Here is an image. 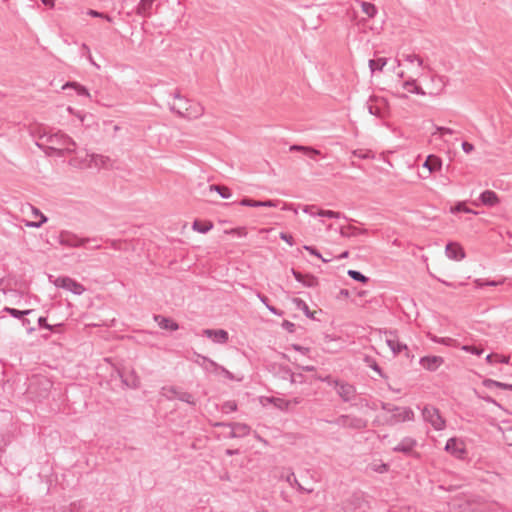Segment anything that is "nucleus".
Listing matches in <instances>:
<instances>
[{
	"label": "nucleus",
	"mask_w": 512,
	"mask_h": 512,
	"mask_svg": "<svg viewBox=\"0 0 512 512\" xmlns=\"http://www.w3.org/2000/svg\"><path fill=\"white\" fill-rule=\"evenodd\" d=\"M36 145L44 151L48 156H64L65 153H72L75 151L76 143L68 135L61 131L52 133L44 132L39 136Z\"/></svg>",
	"instance_id": "obj_1"
},
{
	"label": "nucleus",
	"mask_w": 512,
	"mask_h": 512,
	"mask_svg": "<svg viewBox=\"0 0 512 512\" xmlns=\"http://www.w3.org/2000/svg\"><path fill=\"white\" fill-rule=\"evenodd\" d=\"M422 417L425 422L429 423L436 431H441L446 427V421L440 414L438 408L432 405H426L422 409Z\"/></svg>",
	"instance_id": "obj_2"
},
{
	"label": "nucleus",
	"mask_w": 512,
	"mask_h": 512,
	"mask_svg": "<svg viewBox=\"0 0 512 512\" xmlns=\"http://www.w3.org/2000/svg\"><path fill=\"white\" fill-rule=\"evenodd\" d=\"M160 393L167 400L171 401L174 399H179L180 401L185 402L189 405H196V401L191 393L182 391L176 386H164L161 388Z\"/></svg>",
	"instance_id": "obj_3"
},
{
	"label": "nucleus",
	"mask_w": 512,
	"mask_h": 512,
	"mask_svg": "<svg viewBox=\"0 0 512 512\" xmlns=\"http://www.w3.org/2000/svg\"><path fill=\"white\" fill-rule=\"evenodd\" d=\"M333 388L344 403H351L357 395L356 387L344 380H335Z\"/></svg>",
	"instance_id": "obj_4"
},
{
	"label": "nucleus",
	"mask_w": 512,
	"mask_h": 512,
	"mask_svg": "<svg viewBox=\"0 0 512 512\" xmlns=\"http://www.w3.org/2000/svg\"><path fill=\"white\" fill-rule=\"evenodd\" d=\"M96 241V239L91 238H81L73 232L63 230L59 233L58 242L62 246L78 248L84 246L86 243Z\"/></svg>",
	"instance_id": "obj_5"
},
{
	"label": "nucleus",
	"mask_w": 512,
	"mask_h": 512,
	"mask_svg": "<svg viewBox=\"0 0 512 512\" xmlns=\"http://www.w3.org/2000/svg\"><path fill=\"white\" fill-rule=\"evenodd\" d=\"M444 450L456 459L461 460L464 459L467 454L465 443L456 437H451L447 440Z\"/></svg>",
	"instance_id": "obj_6"
},
{
	"label": "nucleus",
	"mask_w": 512,
	"mask_h": 512,
	"mask_svg": "<svg viewBox=\"0 0 512 512\" xmlns=\"http://www.w3.org/2000/svg\"><path fill=\"white\" fill-rule=\"evenodd\" d=\"M414 419V412L409 407H399L398 410L392 412V414L385 420L389 426H394L401 422L412 421Z\"/></svg>",
	"instance_id": "obj_7"
},
{
	"label": "nucleus",
	"mask_w": 512,
	"mask_h": 512,
	"mask_svg": "<svg viewBox=\"0 0 512 512\" xmlns=\"http://www.w3.org/2000/svg\"><path fill=\"white\" fill-rule=\"evenodd\" d=\"M55 285L75 295H81L85 291V287L81 283L68 276L58 277L55 281Z\"/></svg>",
	"instance_id": "obj_8"
},
{
	"label": "nucleus",
	"mask_w": 512,
	"mask_h": 512,
	"mask_svg": "<svg viewBox=\"0 0 512 512\" xmlns=\"http://www.w3.org/2000/svg\"><path fill=\"white\" fill-rule=\"evenodd\" d=\"M445 254L454 261H461L466 257L464 248L458 242H449L445 247Z\"/></svg>",
	"instance_id": "obj_9"
},
{
	"label": "nucleus",
	"mask_w": 512,
	"mask_h": 512,
	"mask_svg": "<svg viewBox=\"0 0 512 512\" xmlns=\"http://www.w3.org/2000/svg\"><path fill=\"white\" fill-rule=\"evenodd\" d=\"M215 427H228L230 429H233L237 435L238 438H243L247 435H249L251 428L245 423L240 422H217L214 424Z\"/></svg>",
	"instance_id": "obj_10"
},
{
	"label": "nucleus",
	"mask_w": 512,
	"mask_h": 512,
	"mask_svg": "<svg viewBox=\"0 0 512 512\" xmlns=\"http://www.w3.org/2000/svg\"><path fill=\"white\" fill-rule=\"evenodd\" d=\"M202 335L211 339L216 344H225L229 340L228 332L224 329H204Z\"/></svg>",
	"instance_id": "obj_11"
},
{
	"label": "nucleus",
	"mask_w": 512,
	"mask_h": 512,
	"mask_svg": "<svg viewBox=\"0 0 512 512\" xmlns=\"http://www.w3.org/2000/svg\"><path fill=\"white\" fill-rule=\"evenodd\" d=\"M444 363V359L441 356H424L419 360V364L427 371L434 372L436 371L442 364Z\"/></svg>",
	"instance_id": "obj_12"
},
{
	"label": "nucleus",
	"mask_w": 512,
	"mask_h": 512,
	"mask_svg": "<svg viewBox=\"0 0 512 512\" xmlns=\"http://www.w3.org/2000/svg\"><path fill=\"white\" fill-rule=\"evenodd\" d=\"M238 204L241 206L254 207V208H258V207L276 208L280 204V201L279 200L259 201V200H254V199L245 197L242 200H240L238 202Z\"/></svg>",
	"instance_id": "obj_13"
},
{
	"label": "nucleus",
	"mask_w": 512,
	"mask_h": 512,
	"mask_svg": "<svg viewBox=\"0 0 512 512\" xmlns=\"http://www.w3.org/2000/svg\"><path fill=\"white\" fill-rule=\"evenodd\" d=\"M416 446V439L412 437H404L395 447H393V451L403 453L405 455H411Z\"/></svg>",
	"instance_id": "obj_14"
},
{
	"label": "nucleus",
	"mask_w": 512,
	"mask_h": 512,
	"mask_svg": "<svg viewBox=\"0 0 512 512\" xmlns=\"http://www.w3.org/2000/svg\"><path fill=\"white\" fill-rule=\"evenodd\" d=\"M182 112V118L197 119L203 115L204 107L200 103L190 100L186 110Z\"/></svg>",
	"instance_id": "obj_15"
},
{
	"label": "nucleus",
	"mask_w": 512,
	"mask_h": 512,
	"mask_svg": "<svg viewBox=\"0 0 512 512\" xmlns=\"http://www.w3.org/2000/svg\"><path fill=\"white\" fill-rule=\"evenodd\" d=\"M291 272L295 280L305 287H315L318 285V278L311 274L303 275L295 269H291Z\"/></svg>",
	"instance_id": "obj_16"
},
{
	"label": "nucleus",
	"mask_w": 512,
	"mask_h": 512,
	"mask_svg": "<svg viewBox=\"0 0 512 512\" xmlns=\"http://www.w3.org/2000/svg\"><path fill=\"white\" fill-rule=\"evenodd\" d=\"M155 1L156 0H140L136 7V14L143 18L151 17Z\"/></svg>",
	"instance_id": "obj_17"
},
{
	"label": "nucleus",
	"mask_w": 512,
	"mask_h": 512,
	"mask_svg": "<svg viewBox=\"0 0 512 512\" xmlns=\"http://www.w3.org/2000/svg\"><path fill=\"white\" fill-rule=\"evenodd\" d=\"M368 426V421L362 417L347 414V428L353 430H364Z\"/></svg>",
	"instance_id": "obj_18"
},
{
	"label": "nucleus",
	"mask_w": 512,
	"mask_h": 512,
	"mask_svg": "<svg viewBox=\"0 0 512 512\" xmlns=\"http://www.w3.org/2000/svg\"><path fill=\"white\" fill-rule=\"evenodd\" d=\"M479 200L488 207H494L499 203L498 195L492 190L483 191L479 196Z\"/></svg>",
	"instance_id": "obj_19"
},
{
	"label": "nucleus",
	"mask_w": 512,
	"mask_h": 512,
	"mask_svg": "<svg viewBox=\"0 0 512 512\" xmlns=\"http://www.w3.org/2000/svg\"><path fill=\"white\" fill-rule=\"evenodd\" d=\"M154 319L158 323V325L161 329L171 330V331H176L179 329L178 323L173 321L170 318H167V317H164L161 315H156L154 317Z\"/></svg>",
	"instance_id": "obj_20"
},
{
	"label": "nucleus",
	"mask_w": 512,
	"mask_h": 512,
	"mask_svg": "<svg viewBox=\"0 0 512 512\" xmlns=\"http://www.w3.org/2000/svg\"><path fill=\"white\" fill-rule=\"evenodd\" d=\"M423 167L427 168L429 173L436 172L441 169L442 160L436 155H429L426 158Z\"/></svg>",
	"instance_id": "obj_21"
},
{
	"label": "nucleus",
	"mask_w": 512,
	"mask_h": 512,
	"mask_svg": "<svg viewBox=\"0 0 512 512\" xmlns=\"http://www.w3.org/2000/svg\"><path fill=\"white\" fill-rule=\"evenodd\" d=\"M189 101L190 99L184 97L183 99H181L178 104H175V103H168V107H169V110L178 115L179 117H182L183 116V112L182 111H185L187 106L189 105Z\"/></svg>",
	"instance_id": "obj_22"
},
{
	"label": "nucleus",
	"mask_w": 512,
	"mask_h": 512,
	"mask_svg": "<svg viewBox=\"0 0 512 512\" xmlns=\"http://www.w3.org/2000/svg\"><path fill=\"white\" fill-rule=\"evenodd\" d=\"M62 88L64 90L67 89V88H73L76 91L77 95L84 96V97H87V98L91 97L88 89L85 86H83V85H81V84H79L77 82H67V83H65L63 85Z\"/></svg>",
	"instance_id": "obj_23"
},
{
	"label": "nucleus",
	"mask_w": 512,
	"mask_h": 512,
	"mask_svg": "<svg viewBox=\"0 0 512 512\" xmlns=\"http://www.w3.org/2000/svg\"><path fill=\"white\" fill-rule=\"evenodd\" d=\"M386 343L394 355H398L403 350H407V345L399 342L396 338H388L386 339Z\"/></svg>",
	"instance_id": "obj_24"
},
{
	"label": "nucleus",
	"mask_w": 512,
	"mask_h": 512,
	"mask_svg": "<svg viewBox=\"0 0 512 512\" xmlns=\"http://www.w3.org/2000/svg\"><path fill=\"white\" fill-rule=\"evenodd\" d=\"M34 309H27V310H18L11 307H4L3 312L8 313L10 316L16 319H22L23 316H28L34 313Z\"/></svg>",
	"instance_id": "obj_25"
},
{
	"label": "nucleus",
	"mask_w": 512,
	"mask_h": 512,
	"mask_svg": "<svg viewBox=\"0 0 512 512\" xmlns=\"http://www.w3.org/2000/svg\"><path fill=\"white\" fill-rule=\"evenodd\" d=\"M403 87L407 89L410 93L417 95H425L424 90L417 85L416 79H409L403 83Z\"/></svg>",
	"instance_id": "obj_26"
},
{
	"label": "nucleus",
	"mask_w": 512,
	"mask_h": 512,
	"mask_svg": "<svg viewBox=\"0 0 512 512\" xmlns=\"http://www.w3.org/2000/svg\"><path fill=\"white\" fill-rule=\"evenodd\" d=\"M289 150L303 152L311 158H313L316 155H320V151L315 148H312L309 146L297 145V144L290 146Z\"/></svg>",
	"instance_id": "obj_27"
},
{
	"label": "nucleus",
	"mask_w": 512,
	"mask_h": 512,
	"mask_svg": "<svg viewBox=\"0 0 512 512\" xmlns=\"http://www.w3.org/2000/svg\"><path fill=\"white\" fill-rule=\"evenodd\" d=\"M286 481L291 485V486H295L297 488V490L299 492H302V493H312L313 492V488H305L303 487L299 481L297 480L295 474L293 472H291L287 477H286Z\"/></svg>",
	"instance_id": "obj_28"
},
{
	"label": "nucleus",
	"mask_w": 512,
	"mask_h": 512,
	"mask_svg": "<svg viewBox=\"0 0 512 512\" xmlns=\"http://www.w3.org/2000/svg\"><path fill=\"white\" fill-rule=\"evenodd\" d=\"M268 401L281 411H288L291 406V401L285 400L283 398L271 397L268 398Z\"/></svg>",
	"instance_id": "obj_29"
},
{
	"label": "nucleus",
	"mask_w": 512,
	"mask_h": 512,
	"mask_svg": "<svg viewBox=\"0 0 512 512\" xmlns=\"http://www.w3.org/2000/svg\"><path fill=\"white\" fill-rule=\"evenodd\" d=\"M121 378L123 384L127 387L136 389L140 385V379L133 370L131 371L130 376L124 378L123 375H121Z\"/></svg>",
	"instance_id": "obj_30"
},
{
	"label": "nucleus",
	"mask_w": 512,
	"mask_h": 512,
	"mask_svg": "<svg viewBox=\"0 0 512 512\" xmlns=\"http://www.w3.org/2000/svg\"><path fill=\"white\" fill-rule=\"evenodd\" d=\"M360 6L362 12L369 18H374L378 12L377 7L373 3L361 1Z\"/></svg>",
	"instance_id": "obj_31"
},
{
	"label": "nucleus",
	"mask_w": 512,
	"mask_h": 512,
	"mask_svg": "<svg viewBox=\"0 0 512 512\" xmlns=\"http://www.w3.org/2000/svg\"><path fill=\"white\" fill-rule=\"evenodd\" d=\"M209 190L216 191L223 199H228L232 195L231 190L227 186H224V185L212 184V185H209Z\"/></svg>",
	"instance_id": "obj_32"
},
{
	"label": "nucleus",
	"mask_w": 512,
	"mask_h": 512,
	"mask_svg": "<svg viewBox=\"0 0 512 512\" xmlns=\"http://www.w3.org/2000/svg\"><path fill=\"white\" fill-rule=\"evenodd\" d=\"M366 233H367L366 229L358 228V227L351 226V225L341 228V235H343V236H357V235H362V234H366Z\"/></svg>",
	"instance_id": "obj_33"
},
{
	"label": "nucleus",
	"mask_w": 512,
	"mask_h": 512,
	"mask_svg": "<svg viewBox=\"0 0 512 512\" xmlns=\"http://www.w3.org/2000/svg\"><path fill=\"white\" fill-rule=\"evenodd\" d=\"M192 228L194 231L205 234L213 228V224H212V222H201V221L195 220L193 222Z\"/></svg>",
	"instance_id": "obj_34"
},
{
	"label": "nucleus",
	"mask_w": 512,
	"mask_h": 512,
	"mask_svg": "<svg viewBox=\"0 0 512 512\" xmlns=\"http://www.w3.org/2000/svg\"><path fill=\"white\" fill-rule=\"evenodd\" d=\"M387 64L386 58H377L369 60V68L372 73L376 71H382L384 66Z\"/></svg>",
	"instance_id": "obj_35"
},
{
	"label": "nucleus",
	"mask_w": 512,
	"mask_h": 512,
	"mask_svg": "<svg viewBox=\"0 0 512 512\" xmlns=\"http://www.w3.org/2000/svg\"><path fill=\"white\" fill-rule=\"evenodd\" d=\"M293 303L298 309L302 310L308 318H313V313L310 311L307 303L304 300L300 298H294Z\"/></svg>",
	"instance_id": "obj_36"
},
{
	"label": "nucleus",
	"mask_w": 512,
	"mask_h": 512,
	"mask_svg": "<svg viewBox=\"0 0 512 512\" xmlns=\"http://www.w3.org/2000/svg\"><path fill=\"white\" fill-rule=\"evenodd\" d=\"M198 357H200L203 361V363L201 364L207 371H217L218 369H220L221 366H219L216 362H214L213 360L209 359L208 357L206 356H201V355H198Z\"/></svg>",
	"instance_id": "obj_37"
},
{
	"label": "nucleus",
	"mask_w": 512,
	"mask_h": 512,
	"mask_svg": "<svg viewBox=\"0 0 512 512\" xmlns=\"http://www.w3.org/2000/svg\"><path fill=\"white\" fill-rule=\"evenodd\" d=\"M258 298L272 314L277 315V316L283 315V311L278 310L276 307H274L268 303L269 300L265 295H262L259 293Z\"/></svg>",
	"instance_id": "obj_38"
},
{
	"label": "nucleus",
	"mask_w": 512,
	"mask_h": 512,
	"mask_svg": "<svg viewBox=\"0 0 512 512\" xmlns=\"http://www.w3.org/2000/svg\"><path fill=\"white\" fill-rule=\"evenodd\" d=\"M32 212L34 215H39L40 216V221L38 222H29L27 223V226L29 227H34V228H39L41 227L45 222H47L48 218L42 214L39 209L35 208V207H32Z\"/></svg>",
	"instance_id": "obj_39"
},
{
	"label": "nucleus",
	"mask_w": 512,
	"mask_h": 512,
	"mask_svg": "<svg viewBox=\"0 0 512 512\" xmlns=\"http://www.w3.org/2000/svg\"><path fill=\"white\" fill-rule=\"evenodd\" d=\"M347 274L351 279L361 282V283H367L369 280V278L367 276H365L364 274H362L360 271H357V270L350 269V270H348Z\"/></svg>",
	"instance_id": "obj_40"
},
{
	"label": "nucleus",
	"mask_w": 512,
	"mask_h": 512,
	"mask_svg": "<svg viewBox=\"0 0 512 512\" xmlns=\"http://www.w3.org/2000/svg\"><path fill=\"white\" fill-rule=\"evenodd\" d=\"M482 384L484 387L488 388V389H492V388H501V389H505V384L506 383H503V382H499V381H496V380H493V379H484L482 381Z\"/></svg>",
	"instance_id": "obj_41"
},
{
	"label": "nucleus",
	"mask_w": 512,
	"mask_h": 512,
	"mask_svg": "<svg viewBox=\"0 0 512 512\" xmlns=\"http://www.w3.org/2000/svg\"><path fill=\"white\" fill-rule=\"evenodd\" d=\"M429 338L434 343H438V344H442V345H446V346H451L452 343L455 341L454 339L449 338V337H438L436 335H429Z\"/></svg>",
	"instance_id": "obj_42"
},
{
	"label": "nucleus",
	"mask_w": 512,
	"mask_h": 512,
	"mask_svg": "<svg viewBox=\"0 0 512 512\" xmlns=\"http://www.w3.org/2000/svg\"><path fill=\"white\" fill-rule=\"evenodd\" d=\"M320 217H327V218H335L339 219L342 217V214L340 212L332 211V210H318L316 213Z\"/></svg>",
	"instance_id": "obj_43"
},
{
	"label": "nucleus",
	"mask_w": 512,
	"mask_h": 512,
	"mask_svg": "<svg viewBox=\"0 0 512 512\" xmlns=\"http://www.w3.org/2000/svg\"><path fill=\"white\" fill-rule=\"evenodd\" d=\"M403 60L409 63L417 62L419 67H424L423 60L416 54H403Z\"/></svg>",
	"instance_id": "obj_44"
},
{
	"label": "nucleus",
	"mask_w": 512,
	"mask_h": 512,
	"mask_svg": "<svg viewBox=\"0 0 512 512\" xmlns=\"http://www.w3.org/2000/svg\"><path fill=\"white\" fill-rule=\"evenodd\" d=\"M462 350L476 356H481L483 353V349L475 345H463Z\"/></svg>",
	"instance_id": "obj_45"
},
{
	"label": "nucleus",
	"mask_w": 512,
	"mask_h": 512,
	"mask_svg": "<svg viewBox=\"0 0 512 512\" xmlns=\"http://www.w3.org/2000/svg\"><path fill=\"white\" fill-rule=\"evenodd\" d=\"M289 374V380L290 383H303L304 382V375L301 373H293L290 369H287L286 371Z\"/></svg>",
	"instance_id": "obj_46"
},
{
	"label": "nucleus",
	"mask_w": 512,
	"mask_h": 512,
	"mask_svg": "<svg viewBox=\"0 0 512 512\" xmlns=\"http://www.w3.org/2000/svg\"><path fill=\"white\" fill-rule=\"evenodd\" d=\"M38 325H39L40 328L48 329L50 331H54V329L56 327L62 326V324H57V325H50V324H48L46 317H43V316H40L38 318Z\"/></svg>",
	"instance_id": "obj_47"
},
{
	"label": "nucleus",
	"mask_w": 512,
	"mask_h": 512,
	"mask_svg": "<svg viewBox=\"0 0 512 512\" xmlns=\"http://www.w3.org/2000/svg\"><path fill=\"white\" fill-rule=\"evenodd\" d=\"M475 394L479 399L501 408V405L491 396H489L487 394L480 393L478 391H475Z\"/></svg>",
	"instance_id": "obj_48"
},
{
	"label": "nucleus",
	"mask_w": 512,
	"mask_h": 512,
	"mask_svg": "<svg viewBox=\"0 0 512 512\" xmlns=\"http://www.w3.org/2000/svg\"><path fill=\"white\" fill-rule=\"evenodd\" d=\"M451 212L452 213L464 212V213H474V214H476L475 211H473L470 208H468L464 203L456 204L454 207L451 208Z\"/></svg>",
	"instance_id": "obj_49"
},
{
	"label": "nucleus",
	"mask_w": 512,
	"mask_h": 512,
	"mask_svg": "<svg viewBox=\"0 0 512 512\" xmlns=\"http://www.w3.org/2000/svg\"><path fill=\"white\" fill-rule=\"evenodd\" d=\"M351 405L354 406V407H357L359 409H362V408H369L371 410H375L376 407L375 406H372L368 400L364 399V398H360L358 402H355V403H352L351 402Z\"/></svg>",
	"instance_id": "obj_50"
},
{
	"label": "nucleus",
	"mask_w": 512,
	"mask_h": 512,
	"mask_svg": "<svg viewBox=\"0 0 512 512\" xmlns=\"http://www.w3.org/2000/svg\"><path fill=\"white\" fill-rule=\"evenodd\" d=\"M329 423L335 424L341 428H347V414L340 415L333 421H328Z\"/></svg>",
	"instance_id": "obj_51"
},
{
	"label": "nucleus",
	"mask_w": 512,
	"mask_h": 512,
	"mask_svg": "<svg viewBox=\"0 0 512 512\" xmlns=\"http://www.w3.org/2000/svg\"><path fill=\"white\" fill-rule=\"evenodd\" d=\"M367 363H368V366L374 370L375 372H377L379 374V376H381L382 378H385L386 376L384 375L381 367L377 364V362L373 359H367Z\"/></svg>",
	"instance_id": "obj_52"
},
{
	"label": "nucleus",
	"mask_w": 512,
	"mask_h": 512,
	"mask_svg": "<svg viewBox=\"0 0 512 512\" xmlns=\"http://www.w3.org/2000/svg\"><path fill=\"white\" fill-rule=\"evenodd\" d=\"M304 249L308 251L311 255L320 258L325 263L330 261V259L323 258L322 255L318 252V250L312 246L305 245Z\"/></svg>",
	"instance_id": "obj_53"
},
{
	"label": "nucleus",
	"mask_w": 512,
	"mask_h": 512,
	"mask_svg": "<svg viewBox=\"0 0 512 512\" xmlns=\"http://www.w3.org/2000/svg\"><path fill=\"white\" fill-rule=\"evenodd\" d=\"M380 407L382 410L388 412V413H391L392 412H395L396 410H398V406H395L391 403H387V402H381L380 403Z\"/></svg>",
	"instance_id": "obj_54"
},
{
	"label": "nucleus",
	"mask_w": 512,
	"mask_h": 512,
	"mask_svg": "<svg viewBox=\"0 0 512 512\" xmlns=\"http://www.w3.org/2000/svg\"><path fill=\"white\" fill-rule=\"evenodd\" d=\"M22 326L26 328L28 334H31L35 331V327L31 326V322L28 318L23 316L21 319Z\"/></svg>",
	"instance_id": "obj_55"
},
{
	"label": "nucleus",
	"mask_w": 512,
	"mask_h": 512,
	"mask_svg": "<svg viewBox=\"0 0 512 512\" xmlns=\"http://www.w3.org/2000/svg\"><path fill=\"white\" fill-rule=\"evenodd\" d=\"M280 239L285 241L290 246L294 245V239H293V236L291 234H288V233H285V232H281L280 233Z\"/></svg>",
	"instance_id": "obj_56"
},
{
	"label": "nucleus",
	"mask_w": 512,
	"mask_h": 512,
	"mask_svg": "<svg viewBox=\"0 0 512 512\" xmlns=\"http://www.w3.org/2000/svg\"><path fill=\"white\" fill-rule=\"evenodd\" d=\"M282 327H283V329H285L289 333L295 332V324L293 322H291V321L284 320L283 323H282Z\"/></svg>",
	"instance_id": "obj_57"
},
{
	"label": "nucleus",
	"mask_w": 512,
	"mask_h": 512,
	"mask_svg": "<svg viewBox=\"0 0 512 512\" xmlns=\"http://www.w3.org/2000/svg\"><path fill=\"white\" fill-rule=\"evenodd\" d=\"M368 111H369V113L371 115H375V116H378V117L381 116V109H380V107H378L376 105L369 104L368 105Z\"/></svg>",
	"instance_id": "obj_58"
},
{
	"label": "nucleus",
	"mask_w": 512,
	"mask_h": 512,
	"mask_svg": "<svg viewBox=\"0 0 512 512\" xmlns=\"http://www.w3.org/2000/svg\"><path fill=\"white\" fill-rule=\"evenodd\" d=\"M436 130L441 134V136H443L445 134L451 135L454 133V130H452L451 128H448V127L438 126V127H436Z\"/></svg>",
	"instance_id": "obj_59"
},
{
	"label": "nucleus",
	"mask_w": 512,
	"mask_h": 512,
	"mask_svg": "<svg viewBox=\"0 0 512 512\" xmlns=\"http://www.w3.org/2000/svg\"><path fill=\"white\" fill-rule=\"evenodd\" d=\"M501 282H497V281H486V282H481V280H476V285L478 287H482L484 285H487V286H497L499 285Z\"/></svg>",
	"instance_id": "obj_60"
},
{
	"label": "nucleus",
	"mask_w": 512,
	"mask_h": 512,
	"mask_svg": "<svg viewBox=\"0 0 512 512\" xmlns=\"http://www.w3.org/2000/svg\"><path fill=\"white\" fill-rule=\"evenodd\" d=\"M462 149H463V151H464L466 154H469V153H471V152L474 150V146H473V144H471V143H469V142H467V141H464V142L462 143Z\"/></svg>",
	"instance_id": "obj_61"
},
{
	"label": "nucleus",
	"mask_w": 512,
	"mask_h": 512,
	"mask_svg": "<svg viewBox=\"0 0 512 512\" xmlns=\"http://www.w3.org/2000/svg\"><path fill=\"white\" fill-rule=\"evenodd\" d=\"M223 408L226 411H235L237 409V404L234 401H228L224 404Z\"/></svg>",
	"instance_id": "obj_62"
},
{
	"label": "nucleus",
	"mask_w": 512,
	"mask_h": 512,
	"mask_svg": "<svg viewBox=\"0 0 512 512\" xmlns=\"http://www.w3.org/2000/svg\"><path fill=\"white\" fill-rule=\"evenodd\" d=\"M87 15H89L91 17L102 18L103 19L104 13L103 12H99L97 10L89 9L87 11Z\"/></svg>",
	"instance_id": "obj_63"
},
{
	"label": "nucleus",
	"mask_w": 512,
	"mask_h": 512,
	"mask_svg": "<svg viewBox=\"0 0 512 512\" xmlns=\"http://www.w3.org/2000/svg\"><path fill=\"white\" fill-rule=\"evenodd\" d=\"M292 348L302 354H307L309 352V348L307 347H303L301 345H298V344H293L292 345Z\"/></svg>",
	"instance_id": "obj_64"
}]
</instances>
